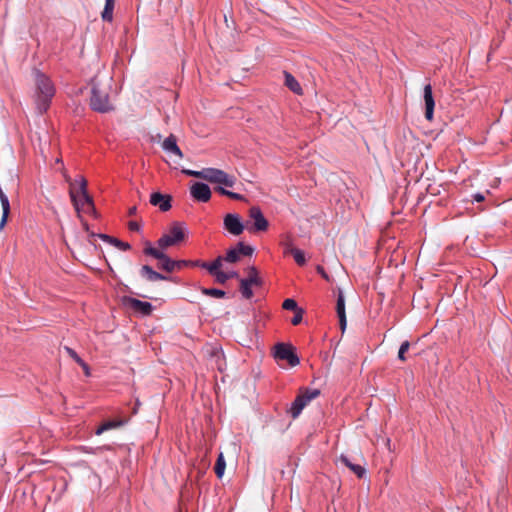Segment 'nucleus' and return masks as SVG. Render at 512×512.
<instances>
[{"label": "nucleus", "mask_w": 512, "mask_h": 512, "mask_svg": "<svg viewBox=\"0 0 512 512\" xmlns=\"http://www.w3.org/2000/svg\"><path fill=\"white\" fill-rule=\"evenodd\" d=\"M34 100L39 114L45 113L55 95V88L50 78L39 70H34Z\"/></svg>", "instance_id": "obj_1"}, {"label": "nucleus", "mask_w": 512, "mask_h": 512, "mask_svg": "<svg viewBox=\"0 0 512 512\" xmlns=\"http://www.w3.org/2000/svg\"><path fill=\"white\" fill-rule=\"evenodd\" d=\"M87 184V180L80 176L79 190L77 191L72 185L69 190L71 201L79 217L81 212L96 216V209L92 197L88 194Z\"/></svg>", "instance_id": "obj_2"}, {"label": "nucleus", "mask_w": 512, "mask_h": 512, "mask_svg": "<svg viewBox=\"0 0 512 512\" xmlns=\"http://www.w3.org/2000/svg\"><path fill=\"white\" fill-rule=\"evenodd\" d=\"M110 87L108 85H101L92 80L91 96H90V107L92 110L99 113H108L114 110V106L109 97Z\"/></svg>", "instance_id": "obj_3"}, {"label": "nucleus", "mask_w": 512, "mask_h": 512, "mask_svg": "<svg viewBox=\"0 0 512 512\" xmlns=\"http://www.w3.org/2000/svg\"><path fill=\"white\" fill-rule=\"evenodd\" d=\"M144 253L146 255L152 256L153 258L159 260L158 267L165 270L166 272L171 273L176 269L180 270L183 268L184 262H177V260L170 259L160 249L152 247L150 242H146V247L144 248Z\"/></svg>", "instance_id": "obj_4"}, {"label": "nucleus", "mask_w": 512, "mask_h": 512, "mask_svg": "<svg viewBox=\"0 0 512 512\" xmlns=\"http://www.w3.org/2000/svg\"><path fill=\"white\" fill-rule=\"evenodd\" d=\"M186 238V233L182 228L181 224L174 223L169 233L164 234L161 238L158 239L157 244L160 249H167L170 246L176 245Z\"/></svg>", "instance_id": "obj_5"}, {"label": "nucleus", "mask_w": 512, "mask_h": 512, "mask_svg": "<svg viewBox=\"0 0 512 512\" xmlns=\"http://www.w3.org/2000/svg\"><path fill=\"white\" fill-rule=\"evenodd\" d=\"M320 394L318 389H306L300 393L292 402L289 413L293 419H296L306 407V405Z\"/></svg>", "instance_id": "obj_6"}, {"label": "nucleus", "mask_w": 512, "mask_h": 512, "mask_svg": "<svg viewBox=\"0 0 512 512\" xmlns=\"http://www.w3.org/2000/svg\"><path fill=\"white\" fill-rule=\"evenodd\" d=\"M268 227L269 223L261 209L258 206L251 207L249 209V220L246 222V229L249 232L255 233L266 231Z\"/></svg>", "instance_id": "obj_7"}, {"label": "nucleus", "mask_w": 512, "mask_h": 512, "mask_svg": "<svg viewBox=\"0 0 512 512\" xmlns=\"http://www.w3.org/2000/svg\"><path fill=\"white\" fill-rule=\"evenodd\" d=\"M273 356L277 361H287L291 367H295L300 363V359L295 353V348L291 344L277 343L273 349Z\"/></svg>", "instance_id": "obj_8"}, {"label": "nucleus", "mask_w": 512, "mask_h": 512, "mask_svg": "<svg viewBox=\"0 0 512 512\" xmlns=\"http://www.w3.org/2000/svg\"><path fill=\"white\" fill-rule=\"evenodd\" d=\"M208 182L218 184L221 187L233 188L236 185L237 179L234 175L228 174L225 171L217 168H210Z\"/></svg>", "instance_id": "obj_9"}, {"label": "nucleus", "mask_w": 512, "mask_h": 512, "mask_svg": "<svg viewBox=\"0 0 512 512\" xmlns=\"http://www.w3.org/2000/svg\"><path fill=\"white\" fill-rule=\"evenodd\" d=\"M254 252V248L239 242L234 248L227 251L225 258L226 262L236 263L240 260L241 256H251Z\"/></svg>", "instance_id": "obj_10"}, {"label": "nucleus", "mask_w": 512, "mask_h": 512, "mask_svg": "<svg viewBox=\"0 0 512 512\" xmlns=\"http://www.w3.org/2000/svg\"><path fill=\"white\" fill-rule=\"evenodd\" d=\"M223 224L225 229L232 235L238 236L243 233L246 228V224L244 225L241 221V218L238 214H226L223 220Z\"/></svg>", "instance_id": "obj_11"}, {"label": "nucleus", "mask_w": 512, "mask_h": 512, "mask_svg": "<svg viewBox=\"0 0 512 512\" xmlns=\"http://www.w3.org/2000/svg\"><path fill=\"white\" fill-rule=\"evenodd\" d=\"M191 196L199 202H208L211 199L210 187L202 182H195L190 188Z\"/></svg>", "instance_id": "obj_12"}, {"label": "nucleus", "mask_w": 512, "mask_h": 512, "mask_svg": "<svg viewBox=\"0 0 512 512\" xmlns=\"http://www.w3.org/2000/svg\"><path fill=\"white\" fill-rule=\"evenodd\" d=\"M172 198L170 195H164L160 192L152 193L150 196V203L153 206H158L162 212H166L171 209Z\"/></svg>", "instance_id": "obj_13"}, {"label": "nucleus", "mask_w": 512, "mask_h": 512, "mask_svg": "<svg viewBox=\"0 0 512 512\" xmlns=\"http://www.w3.org/2000/svg\"><path fill=\"white\" fill-rule=\"evenodd\" d=\"M424 102H425V118L428 121H432L435 101L432 94V86L430 84L424 87Z\"/></svg>", "instance_id": "obj_14"}, {"label": "nucleus", "mask_w": 512, "mask_h": 512, "mask_svg": "<svg viewBox=\"0 0 512 512\" xmlns=\"http://www.w3.org/2000/svg\"><path fill=\"white\" fill-rule=\"evenodd\" d=\"M424 102H425V118L428 121H432L435 101L432 94V86L430 84L424 87Z\"/></svg>", "instance_id": "obj_15"}, {"label": "nucleus", "mask_w": 512, "mask_h": 512, "mask_svg": "<svg viewBox=\"0 0 512 512\" xmlns=\"http://www.w3.org/2000/svg\"><path fill=\"white\" fill-rule=\"evenodd\" d=\"M336 312L339 318L340 329L345 331L347 325L346 312H345V298L341 290H339L336 304Z\"/></svg>", "instance_id": "obj_16"}, {"label": "nucleus", "mask_w": 512, "mask_h": 512, "mask_svg": "<svg viewBox=\"0 0 512 512\" xmlns=\"http://www.w3.org/2000/svg\"><path fill=\"white\" fill-rule=\"evenodd\" d=\"M338 461L349 468L358 478H363L366 474V469L358 463H354L350 457L341 454Z\"/></svg>", "instance_id": "obj_17"}, {"label": "nucleus", "mask_w": 512, "mask_h": 512, "mask_svg": "<svg viewBox=\"0 0 512 512\" xmlns=\"http://www.w3.org/2000/svg\"><path fill=\"white\" fill-rule=\"evenodd\" d=\"M162 148L168 152V153H171V154H174L175 156H177L178 158H183V153L181 151V149L179 148V146L177 145V139H176V136L171 134L170 136H168L162 143Z\"/></svg>", "instance_id": "obj_18"}, {"label": "nucleus", "mask_w": 512, "mask_h": 512, "mask_svg": "<svg viewBox=\"0 0 512 512\" xmlns=\"http://www.w3.org/2000/svg\"><path fill=\"white\" fill-rule=\"evenodd\" d=\"M140 274L146 280L150 282H156L160 280H168V278L156 271H154L149 265H143L140 270Z\"/></svg>", "instance_id": "obj_19"}, {"label": "nucleus", "mask_w": 512, "mask_h": 512, "mask_svg": "<svg viewBox=\"0 0 512 512\" xmlns=\"http://www.w3.org/2000/svg\"><path fill=\"white\" fill-rule=\"evenodd\" d=\"M128 302L134 310L141 312L143 315H150L152 312L153 307L149 302L141 301L135 298H129Z\"/></svg>", "instance_id": "obj_20"}, {"label": "nucleus", "mask_w": 512, "mask_h": 512, "mask_svg": "<svg viewBox=\"0 0 512 512\" xmlns=\"http://www.w3.org/2000/svg\"><path fill=\"white\" fill-rule=\"evenodd\" d=\"M248 277L244 278L243 280L249 283L252 286H261L263 281L259 276L258 270L256 267L251 266L247 269Z\"/></svg>", "instance_id": "obj_21"}, {"label": "nucleus", "mask_w": 512, "mask_h": 512, "mask_svg": "<svg viewBox=\"0 0 512 512\" xmlns=\"http://www.w3.org/2000/svg\"><path fill=\"white\" fill-rule=\"evenodd\" d=\"M285 76V85L294 93L301 95L302 94V88L299 84V82L294 78L293 75H291L288 72H284Z\"/></svg>", "instance_id": "obj_22"}, {"label": "nucleus", "mask_w": 512, "mask_h": 512, "mask_svg": "<svg viewBox=\"0 0 512 512\" xmlns=\"http://www.w3.org/2000/svg\"><path fill=\"white\" fill-rule=\"evenodd\" d=\"M115 6V0H106L104 9L101 13L103 21L111 22L113 20V10Z\"/></svg>", "instance_id": "obj_23"}, {"label": "nucleus", "mask_w": 512, "mask_h": 512, "mask_svg": "<svg viewBox=\"0 0 512 512\" xmlns=\"http://www.w3.org/2000/svg\"><path fill=\"white\" fill-rule=\"evenodd\" d=\"M124 424V421L122 420H111V421H106L104 423H102L98 428L97 430L95 431V433L97 435H101L102 433H104L105 431H108L110 429H114V428H118L120 426H122Z\"/></svg>", "instance_id": "obj_24"}, {"label": "nucleus", "mask_w": 512, "mask_h": 512, "mask_svg": "<svg viewBox=\"0 0 512 512\" xmlns=\"http://www.w3.org/2000/svg\"><path fill=\"white\" fill-rule=\"evenodd\" d=\"M209 172H210V168H204L201 171H195V170H190V169L182 170V173H184L185 175L203 179L205 181L208 180Z\"/></svg>", "instance_id": "obj_25"}, {"label": "nucleus", "mask_w": 512, "mask_h": 512, "mask_svg": "<svg viewBox=\"0 0 512 512\" xmlns=\"http://www.w3.org/2000/svg\"><path fill=\"white\" fill-rule=\"evenodd\" d=\"M214 190L219 193L220 195H224V196H227L233 200H239V201H244L245 200V197L239 193H235V192H232V191H229L227 189H225L224 187H221V186H217L214 188Z\"/></svg>", "instance_id": "obj_26"}, {"label": "nucleus", "mask_w": 512, "mask_h": 512, "mask_svg": "<svg viewBox=\"0 0 512 512\" xmlns=\"http://www.w3.org/2000/svg\"><path fill=\"white\" fill-rule=\"evenodd\" d=\"M226 467L225 459L222 453L219 454L215 463L214 471L218 478H221L224 474Z\"/></svg>", "instance_id": "obj_27"}, {"label": "nucleus", "mask_w": 512, "mask_h": 512, "mask_svg": "<svg viewBox=\"0 0 512 512\" xmlns=\"http://www.w3.org/2000/svg\"><path fill=\"white\" fill-rule=\"evenodd\" d=\"M201 292L206 296H211L215 298H223L226 295L225 291L216 288H202Z\"/></svg>", "instance_id": "obj_28"}, {"label": "nucleus", "mask_w": 512, "mask_h": 512, "mask_svg": "<svg viewBox=\"0 0 512 512\" xmlns=\"http://www.w3.org/2000/svg\"><path fill=\"white\" fill-rule=\"evenodd\" d=\"M252 285L247 283L244 280H240V291L242 293V296L246 299H251L253 297V292L251 289Z\"/></svg>", "instance_id": "obj_29"}, {"label": "nucleus", "mask_w": 512, "mask_h": 512, "mask_svg": "<svg viewBox=\"0 0 512 512\" xmlns=\"http://www.w3.org/2000/svg\"><path fill=\"white\" fill-rule=\"evenodd\" d=\"M292 256L294 257V260L298 265H300V266L305 265L306 259H305L304 252L302 250L297 248L296 250L293 251Z\"/></svg>", "instance_id": "obj_30"}, {"label": "nucleus", "mask_w": 512, "mask_h": 512, "mask_svg": "<svg viewBox=\"0 0 512 512\" xmlns=\"http://www.w3.org/2000/svg\"><path fill=\"white\" fill-rule=\"evenodd\" d=\"M282 307L283 309L285 310H291V311H297L298 309H300L297 305V302L294 300V299H291V298H288V299H285L283 304H282Z\"/></svg>", "instance_id": "obj_31"}, {"label": "nucleus", "mask_w": 512, "mask_h": 512, "mask_svg": "<svg viewBox=\"0 0 512 512\" xmlns=\"http://www.w3.org/2000/svg\"><path fill=\"white\" fill-rule=\"evenodd\" d=\"M112 245H114L115 247L121 249V250H130L131 249V245L127 242H123L115 237L112 238L111 240V243Z\"/></svg>", "instance_id": "obj_32"}, {"label": "nucleus", "mask_w": 512, "mask_h": 512, "mask_svg": "<svg viewBox=\"0 0 512 512\" xmlns=\"http://www.w3.org/2000/svg\"><path fill=\"white\" fill-rule=\"evenodd\" d=\"M410 347V343L409 341H404L401 345H400V348H399V351H398V359L401 360V361H406V357H405V353L408 351Z\"/></svg>", "instance_id": "obj_33"}, {"label": "nucleus", "mask_w": 512, "mask_h": 512, "mask_svg": "<svg viewBox=\"0 0 512 512\" xmlns=\"http://www.w3.org/2000/svg\"><path fill=\"white\" fill-rule=\"evenodd\" d=\"M303 314H304V311L303 309H298L297 311H295V315L293 316V318L291 319V323L293 325H298L301 323L302 321V318H303Z\"/></svg>", "instance_id": "obj_34"}, {"label": "nucleus", "mask_w": 512, "mask_h": 512, "mask_svg": "<svg viewBox=\"0 0 512 512\" xmlns=\"http://www.w3.org/2000/svg\"><path fill=\"white\" fill-rule=\"evenodd\" d=\"M213 276L216 278V281L220 284H224L228 280V277L226 276V272H223V271H217Z\"/></svg>", "instance_id": "obj_35"}, {"label": "nucleus", "mask_w": 512, "mask_h": 512, "mask_svg": "<svg viewBox=\"0 0 512 512\" xmlns=\"http://www.w3.org/2000/svg\"><path fill=\"white\" fill-rule=\"evenodd\" d=\"M225 261V258L222 256H218L213 262H212V269L216 271H221L220 268L222 267V263Z\"/></svg>", "instance_id": "obj_36"}, {"label": "nucleus", "mask_w": 512, "mask_h": 512, "mask_svg": "<svg viewBox=\"0 0 512 512\" xmlns=\"http://www.w3.org/2000/svg\"><path fill=\"white\" fill-rule=\"evenodd\" d=\"M283 247H284V253L291 254V255H292L293 251L297 249L296 247L293 246V244L290 240L284 242Z\"/></svg>", "instance_id": "obj_37"}, {"label": "nucleus", "mask_w": 512, "mask_h": 512, "mask_svg": "<svg viewBox=\"0 0 512 512\" xmlns=\"http://www.w3.org/2000/svg\"><path fill=\"white\" fill-rule=\"evenodd\" d=\"M65 350L68 353V355L72 359H74L78 364L82 361V359L78 356V354L72 348L65 347Z\"/></svg>", "instance_id": "obj_38"}, {"label": "nucleus", "mask_w": 512, "mask_h": 512, "mask_svg": "<svg viewBox=\"0 0 512 512\" xmlns=\"http://www.w3.org/2000/svg\"><path fill=\"white\" fill-rule=\"evenodd\" d=\"M199 266L208 270V272L211 274V275H214L217 271L216 270H213L212 269V263L211 264H208L206 262H200L199 261Z\"/></svg>", "instance_id": "obj_39"}, {"label": "nucleus", "mask_w": 512, "mask_h": 512, "mask_svg": "<svg viewBox=\"0 0 512 512\" xmlns=\"http://www.w3.org/2000/svg\"><path fill=\"white\" fill-rule=\"evenodd\" d=\"M61 172H62V174H63V177H64L65 181H66L67 183H69V185H70V186H71V184H72L73 188H75V183L72 181L71 177L68 175V173H67L66 169H65V168H62V169H61Z\"/></svg>", "instance_id": "obj_40"}, {"label": "nucleus", "mask_w": 512, "mask_h": 512, "mask_svg": "<svg viewBox=\"0 0 512 512\" xmlns=\"http://www.w3.org/2000/svg\"><path fill=\"white\" fill-rule=\"evenodd\" d=\"M316 270L326 281H330L329 275L325 272V270L322 266L318 265L316 267Z\"/></svg>", "instance_id": "obj_41"}, {"label": "nucleus", "mask_w": 512, "mask_h": 512, "mask_svg": "<svg viewBox=\"0 0 512 512\" xmlns=\"http://www.w3.org/2000/svg\"><path fill=\"white\" fill-rule=\"evenodd\" d=\"M128 227L131 231H139L140 230V225L135 221H130L128 223Z\"/></svg>", "instance_id": "obj_42"}, {"label": "nucleus", "mask_w": 512, "mask_h": 512, "mask_svg": "<svg viewBox=\"0 0 512 512\" xmlns=\"http://www.w3.org/2000/svg\"><path fill=\"white\" fill-rule=\"evenodd\" d=\"M177 262H184L183 267H185V266H199V261L177 260Z\"/></svg>", "instance_id": "obj_43"}, {"label": "nucleus", "mask_w": 512, "mask_h": 512, "mask_svg": "<svg viewBox=\"0 0 512 512\" xmlns=\"http://www.w3.org/2000/svg\"><path fill=\"white\" fill-rule=\"evenodd\" d=\"M100 239H102L103 241L105 242H108V243H111V240H112V236H109L107 234H98L97 235Z\"/></svg>", "instance_id": "obj_44"}, {"label": "nucleus", "mask_w": 512, "mask_h": 512, "mask_svg": "<svg viewBox=\"0 0 512 512\" xmlns=\"http://www.w3.org/2000/svg\"><path fill=\"white\" fill-rule=\"evenodd\" d=\"M79 365L83 368L85 374L88 376L90 375V370H89V366L87 365V363H85L83 360L79 363Z\"/></svg>", "instance_id": "obj_45"}, {"label": "nucleus", "mask_w": 512, "mask_h": 512, "mask_svg": "<svg viewBox=\"0 0 512 512\" xmlns=\"http://www.w3.org/2000/svg\"><path fill=\"white\" fill-rule=\"evenodd\" d=\"M474 200L477 201V202H482L484 201L485 197L483 194H480V193H477L473 196Z\"/></svg>", "instance_id": "obj_46"}, {"label": "nucleus", "mask_w": 512, "mask_h": 512, "mask_svg": "<svg viewBox=\"0 0 512 512\" xmlns=\"http://www.w3.org/2000/svg\"><path fill=\"white\" fill-rule=\"evenodd\" d=\"M136 212H137V207H136V206H132V207H131V208H129V210H128V215H129V216H133V215H135V214H136Z\"/></svg>", "instance_id": "obj_47"}, {"label": "nucleus", "mask_w": 512, "mask_h": 512, "mask_svg": "<svg viewBox=\"0 0 512 512\" xmlns=\"http://www.w3.org/2000/svg\"><path fill=\"white\" fill-rule=\"evenodd\" d=\"M226 276L228 277V280H229L231 278H236L238 276V273L235 271L229 272V273L226 272Z\"/></svg>", "instance_id": "obj_48"}, {"label": "nucleus", "mask_w": 512, "mask_h": 512, "mask_svg": "<svg viewBox=\"0 0 512 512\" xmlns=\"http://www.w3.org/2000/svg\"><path fill=\"white\" fill-rule=\"evenodd\" d=\"M83 226L86 230H88V224L86 222L83 223Z\"/></svg>", "instance_id": "obj_49"}, {"label": "nucleus", "mask_w": 512, "mask_h": 512, "mask_svg": "<svg viewBox=\"0 0 512 512\" xmlns=\"http://www.w3.org/2000/svg\"><path fill=\"white\" fill-rule=\"evenodd\" d=\"M56 163H61V159H60V158H57V159H56Z\"/></svg>", "instance_id": "obj_50"}]
</instances>
